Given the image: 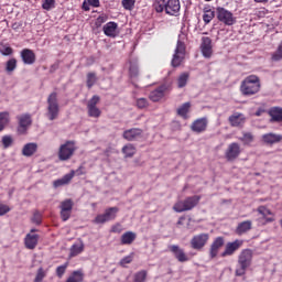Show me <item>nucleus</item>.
Wrapping results in <instances>:
<instances>
[{"label": "nucleus", "mask_w": 282, "mask_h": 282, "mask_svg": "<svg viewBox=\"0 0 282 282\" xmlns=\"http://www.w3.org/2000/svg\"><path fill=\"white\" fill-rule=\"evenodd\" d=\"M261 91V78L257 75L247 76L240 84V94L242 96H256Z\"/></svg>", "instance_id": "nucleus-1"}, {"label": "nucleus", "mask_w": 282, "mask_h": 282, "mask_svg": "<svg viewBox=\"0 0 282 282\" xmlns=\"http://www.w3.org/2000/svg\"><path fill=\"white\" fill-rule=\"evenodd\" d=\"M182 6L180 0H154L153 9L155 12H166L170 17H177Z\"/></svg>", "instance_id": "nucleus-2"}, {"label": "nucleus", "mask_w": 282, "mask_h": 282, "mask_svg": "<svg viewBox=\"0 0 282 282\" xmlns=\"http://www.w3.org/2000/svg\"><path fill=\"white\" fill-rule=\"evenodd\" d=\"M254 252L252 249H243L238 256L237 268L235 271L236 276H243L248 271V268L252 265V259Z\"/></svg>", "instance_id": "nucleus-3"}, {"label": "nucleus", "mask_w": 282, "mask_h": 282, "mask_svg": "<svg viewBox=\"0 0 282 282\" xmlns=\"http://www.w3.org/2000/svg\"><path fill=\"white\" fill-rule=\"evenodd\" d=\"M200 200L202 196L199 195L188 196L184 200L176 202L173 206V210L175 213H186L188 210H193V208H195Z\"/></svg>", "instance_id": "nucleus-4"}, {"label": "nucleus", "mask_w": 282, "mask_h": 282, "mask_svg": "<svg viewBox=\"0 0 282 282\" xmlns=\"http://www.w3.org/2000/svg\"><path fill=\"white\" fill-rule=\"evenodd\" d=\"M78 151V147H76V141L67 140L65 143L59 145L57 155L61 162H67V160H72L74 158V153Z\"/></svg>", "instance_id": "nucleus-5"}, {"label": "nucleus", "mask_w": 282, "mask_h": 282, "mask_svg": "<svg viewBox=\"0 0 282 282\" xmlns=\"http://www.w3.org/2000/svg\"><path fill=\"white\" fill-rule=\"evenodd\" d=\"M171 89H173V82H165L150 93L149 99L152 102H160V100H162V98H164V96H166Z\"/></svg>", "instance_id": "nucleus-6"}, {"label": "nucleus", "mask_w": 282, "mask_h": 282, "mask_svg": "<svg viewBox=\"0 0 282 282\" xmlns=\"http://www.w3.org/2000/svg\"><path fill=\"white\" fill-rule=\"evenodd\" d=\"M61 109L58 108V94L51 93L47 97V118L48 120H56Z\"/></svg>", "instance_id": "nucleus-7"}, {"label": "nucleus", "mask_w": 282, "mask_h": 282, "mask_svg": "<svg viewBox=\"0 0 282 282\" xmlns=\"http://www.w3.org/2000/svg\"><path fill=\"white\" fill-rule=\"evenodd\" d=\"M208 241H210V234L202 232L198 235H194L189 241V246L192 250H197L202 252L206 246H208Z\"/></svg>", "instance_id": "nucleus-8"}, {"label": "nucleus", "mask_w": 282, "mask_h": 282, "mask_svg": "<svg viewBox=\"0 0 282 282\" xmlns=\"http://www.w3.org/2000/svg\"><path fill=\"white\" fill-rule=\"evenodd\" d=\"M58 208L62 221H69L72 210H74V200L72 198H66L59 203Z\"/></svg>", "instance_id": "nucleus-9"}, {"label": "nucleus", "mask_w": 282, "mask_h": 282, "mask_svg": "<svg viewBox=\"0 0 282 282\" xmlns=\"http://www.w3.org/2000/svg\"><path fill=\"white\" fill-rule=\"evenodd\" d=\"M216 14L218 21H220V23H224L225 25H235V23H237V19L232 14V12L224 7H218L216 9Z\"/></svg>", "instance_id": "nucleus-10"}, {"label": "nucleus", "mask_w": 282, "mask_h": 282, "mask_svg": "<svg viewBox=\"0 0 282 282\" xmlns=\"http://www.w3.org/2000/svg\"><path fill=\"white\" fill-rule=\"evenodd\" d=\"M119 210L120 209L118 207L107 208L104 214H99L96 216V218L94 219V224H107V221H113V219L118 217Z\"/></svg>", "instance_id": "nucleus-11"}, {"label": "nucleus", "mask_w": 282, "mask_h": 282, "mask_svg": "<svg viewBox=\"0 0 282 282\" xmlns=\"http://www.w3.org/2000/svg\"><path fill=\"white\" fill-rule=\"evenodd\" d=\"M100 104V96L94 95L87 102V111L89 118H100L102 111L98 108Z\"/></svg>", "instance_id": "nucleus-12"}, {"label": "nucleus", "mask_w": 282, "mask_h": 282, "mask_svg": "<svg viewBox=\"0 0 282 282\" xmlns=\"http://www.w3.org/2000/svg\"><path fill=\"white\" fill-rule=\"evenodd\" d=\"M224 246H226V238H224V236L216 237L209 246V259H217L219 250H221Z\"/></svg>", "instance_id": "nucleus-13"}, {"label": "nucleus", "mask_w": 282, "mask_h": 282, "mask_svg": "<svg viewBox=\"0 0 282 282\" xmlns=\"http://www.w3.org/2000/svg\"><path fill=\"white\" fill-rule=\"evenodd\" d=\"M18 119V133L20 135H25L28 133V129L32 127V116L30 113H24L17 117Z\"/></svg>", "instance_id": "nucleus-14"}, {"label": "nucleus", "mask_w": 282, "mask_h": 282, "mask_svg": "<svg viewBox=\"0 0 282 282\" xmlns=\"http://www.w3.org/2000/svg\"><path fill=\"white\" fill-rule=\"evenodd\" d=\"M199 50L204 58H213V40L208 36H203L200 40Z\"/></svg>", "instance_id": "nucleus-15"}, {"label": "nucleus", "mask_w": 282, "mask_h": 282, "mask_svg": "<svg viewBox=\"0 0 282 282\" xmlns=\"http://www.w3.org/2000/svg\"><path fill=\"white\" fill-rule=\"evenodd\" d=\"M241 155V145L237 142H232L228 145L226 152H225V158L227 162H235L237 158Z\"/></svg>", "instance_id": "nucleus-16"}, {"label": "nucleus", "mask_w": 282, "mask_h": 282, "mask_svg": "<svg viewBox=\"0 0 282 282\" xmlns=\"http://www.w3.org/2000/svg\"><path fill=\"white\" fill-rule=\"evenodd\" d=\"M243 246V240L236 239L232 242H227L224 252L220 257H232Z\"/></svg>", "instance_id": "nucleus-17"}, {"label": "nucleus", "mask_w": 282, "mask_h": 282, "mask_svg": "<svg viewBox=\"0 0 282 282\" xmlns=\"http://www.w3.org/2000/svg\"><path fill=\"white\" fill-rule=\"evenodd\" d=\"M208 129V118L202 117L194 120L191 124V131L194 133H204Z\"/></svg>", "instance_id": "nucleus-18"}, {"label": "nucleus", "mask_w": 282, "mask_h": 282, "mask_svg": "<svg viewBox=\"0 0 282 282\" xmlns=\"http://www.w3.org/2000/svg\"><path fill=\"white\" fill-rule=\"evenodd\" d=\"M169 250H170V252H172L174 254L175 259L180 263H186V261L189 260L188 254H186L184 249L180 248V246H177V245L169 246Z\"/></svg>", "instance_id": "nucleus-19"}, {"label": "nucleus", "mask_w": 282, "mask_h": 282, "mask_svg": "<svg viewBox=\"0 0 282 282\" xmlns=\"http://www.w3.org/2000/svg\"><path fill=\"white\" fill-rule=\"evenodd\" d=\"M20 57L24 65H34L36 63V53H34L31 48H23L20 52Z\"/></svg>", "instance_id": "nucleus-20"}, {"label": "nucleus", "mask_w": 282, "mask_h": 282, "mask_svg": "<svg viewBox=\"0 0 282 282\" xmlns=\"http://www.w3.org/2000/svg\"><path fill=\"white\" fill-rule=\"evenodd\" d=\"M143 130L140 128H131L126 131H123V139L128 142H133L138 140V138H142Z\"/></svg>", "instance_id": "nucleus-21"}, {"label": "nucleus", "mask_w": 282, "mask_h": 282, "mask_svg": "<svg viewBox=\"0 0 282 282\" xmlns=\"http://www.w3.org/2000/svg\"><path fill=\"white\" fill-rule=\"evenodd\" d=\"M228 122L230 127H243L246 123V116H243L241 112H234L231 116H229Z\"/></svg>", "instance_id": "nucleus-22"}, {"label": "nucleus", "mask_w": 282, "mask_h": 282, "mask_svg": "<svg viewBox=\"0 0 282 282\" xmlns=\"http://www.w3.org/2000/svg\"><path fill=\"white\" fill-rule=\"evenodd\" d=\"M40 236L37 234H28L24 238V246L28 250H34L39 246Z\"/></svg>", "instance_id": "nucleus-23"}, {"label": "nucleus", "mask_w": 282, "mask_h": 282, "mask_svg": "<svg viewBox=\"0 0 282 282\" xmlns=\"http://www.w3.org/2000/svg\"><path fill=\"white\" fill-rule=\"evenodd\" d=\"M104 34L110 39H116L118 36V23L108 22L104 25Z\"/></svg>", "instance_id": "nucleus-24"}, {"label": "nucleus", "mask_w": 282, "mask_h": 282, "mask_svg": "<svg viewBox=\"0 0 282 282\" xmlns=\"http://www.w3.org/2000/svg\"><path fill=\"white\" fill-rule=\"evenodd\" d=\"M74 175H76V172L73 170L70 173L65 174L62 178L55 180L53 182V186L55 188H61V186H67L72 180H74Z\"/></svg>", "instance_id": "nucleus-25"}, {"label": "nucleus", "mask_w": 282, "mask_h": 282, "mask_svg": "<svg viewBox=\"0 0 282 282\" xmlns=\"http://www.w3.org/2000/svg\"><path fill=\"white\" fill-rule=\"evenodd\" d=\"M262 141L264 144H279V142H282V134H276L273 132L265 133L262 135Z\"/></svg>", "instance_id": "nucleus-26"}, {"label": "nucleus", "mask_w": 282, "mask_h": 282, "mask_svg": "<svg viewBox=\"0 0 282 282\" xmlns=\"http://www.w3.org/2000/svg\"><path fill=\"white\" fill-rule=\"evenodd\" d=\"M36 151H39V144L30 142L22 148V155H24V158H32Z\"/></svg>", "instance_id": "nucleus-27"}, {"label": "nucleus", "mask_w": 282, "mask_h": 282, "mask_svg": "<svg viewBox=\"0 0 282 282\" xmlns=\"http://www.w3.org/2000/svg\"><path fill=\"white\" fill-rule=\"evenodd\" d=\"M252 230V220H245L238 224L236 227V235H246V232H250Z\"/></svg>", "instance_id": "nucleus-28"}, {"label": "nucleus", "mask_w": 282, "mask_h": 282, "mask_svg": "<svg viewBox=\"0 0 282 282\" xmlns=\"http://www.w3.org/2000/svg\"><path fill=\"white\" fill-rule=\"evenodd\" d=\"M271 122H282V107L275 106L269 109Z\"/></svg>", "instance_id": "nucleus-29"}, {"label": "nucleus", "mask_w": 282, "mask_h": 282, "mask_svg": "<svg viewBox=\"0 0 282 282\" xmlns=\"http://www.w3.org/2000/svg\"><path fill=\"white\" fill-rule=\"evenodd\" d=\"M138 238V235L133 231H126L123 235H121L120 241L121 246H131L133 241Z\"/></svg>", "instance_id": "nucleus-30"}, {"label": "nucleus", "mask_w": 282, "mask_h": 282, "mask_svg": "<svg viewBox=\"0 0 282 282\" xmlns=\"http://www.w3.org/2000/svg\"><path fill=\"white\" fill-rule=\"evenodd\" d=\"M176 113L180 116V118H183V120H188V113H191V102H184L177 108Z\"/></svg>", "instance_id": "nucleus-31"}, {"label": "nucleus", "mask_w": 282, "mask_h": 282, "mask_svg": "<svg viewBox=\"0 0 282 282\" xmlns=\"http://www.w3.org/2000/svg\"><path fill=\"white\" fill-rule=\"evenodd\" d=\"M83 252H85V243H74L69 249V258L78 257V254H83Z\"/></svg>", "instance_id": "nucleus-32"}, {"label": "nucleus", "mask_w": 282, "mask_h": 282, "mask_svg": "<svg viewBox=\"0 0 282 282\" xmlns=\"http://www.w3.org/2000/svg\"><path fill=\"white\" fill-rule=\"evenodd\" d=\"M257 210H258L259 215L262 216L265 224H272V221H274V217H268L269 215H272V210L268 209V207L259 206Z\"/></svg>", "instance_id": "nucleus-33"}, {"label": "nucleus", "mask_w": 282, "mask_h": 282, "mask_svg": "<svg viewBox=\"0 0 282 282\" xmlns=\"http://www.w3.org/2000/svg\"><path fill=\"white\" fill-rule=\"evenodd\" d=\"M121 152L123 153L124 158H133L135 153H138V149L133 143H127L122 147Z\"/></svg>", "instance_id": "nucleus-34"}, {"label": "nucleus", "mask_w": 282, "mask_h": 282, "mask_svg": "<svg viewBox=\"0 0 282 282\" xmlns=\"http://www.w3.org/2000/svg\"><path fill=\"white\" fill-rule=\"evenodd\" d=\"M85 281V273L83 271L77 270L73 271L65 282H83Z\"/></svg>", "instance_id": "nucleus-35"}, {"label": "nucleus", "mask_w": 282, "mask_h": 282, "mask_svg": "<svg viewBox=\"0 0 282 282\" xmlns=\"http://www.w3.org/2000/svg\"><path fill=\"white\" fill-rule=\"evenodd\" d=\"M215 19V10L210 9L209 7H206L203 9V21L205 25H208L210 21Z\"/></svg>", "instance_id": "nucleus-36"}, {"label": "nucleus", "mask_w": 282, "mask_h": 282, "mask_svg": "<svg viewBox=\"0 0 282 282\" xmlns=\"http://www.w3.org/2000/svg\"><path fill=\"white\" fill-rule=\"evenodd\" d=\"M239 140L245 147H250L254 142V134L252 132H242V137Z\"/></svg>", "instance_id": "nucleus-37"}, {"label": "nucleus", "mask_w": 282, "mask_h": 282, "mask_svg": "<svg viewBox=\"0 0 282 282\" xmlns=\"http://www.w3.org/2000/svg\"><path fill=\"white\" fill-rule=\"evenodd\" d=\"M8 124H10V112H0V132L3 131Z\"/></svg>", "instance_id": "nucleus-38"}, {"label": "nucleus", "mask_w": 282, "mask_h": 282, "mask_svg": "<svg viewBox=\"0 0 282 282\" xmlns=\"http://www.w3.org/2000/svg\"><path fill=\"white\" fill-rule=\"evenodd\" d=\"M188 78H191V74L188 73H182L177 78V87L178 89H183V87H186L188 85Z\"/></svg>", "instance_id": "nucleus-39"}, {"label": "nucleus", "mask_w": 282, "mask_h": 282, "mask_svg": "<svg viewBox=\"0 0 282 282\" xmlns=\"http://www.w3.org/2000/svg\"><path fill=\"white\" fill-rule=\"evenodd\" d=\"M0 54H2V56H12V54H14V50L9 44L1 42Z\"/></svg>", "instance_id": "nucleus-40"}, {"label": "nucleus", "mask_w": 282, "mask_h": 282, "mask_svg": "<svg viewBox=\"0 0 282 282\" xmlns=\"http://www.w3.org/2000/svg\"><path fill=\"white\" fill-rule=\"evenodd\" d=\"M14 69H17V58L12 57L7 61L4 72H7L8 74H12Z\"/></svg>", "instance_id": "nucleus-41"}, {"label": "nucleus", "mask_w": 282, "mask_h": 282, "mask_svg": "<svg viewBox=\"0 0 282 282\" xmlns=\"http://www.w3.org/2000/svg\"><path fill=\"white\" fill-rule=\"evenodd\" d=\"M174 54L186 56V44L182 40L177 41Z\"/></svg>", "instance_id": "nucleus-42"}, {"label": "nucleus", "mask_w": 282, "mask_h": 282, "mask_svg": "<svg viewBox=\"0 0 282 282\" xmlns=\"http://www.w3.org/2000/svg\"><path fill=\"white\" fill-rule=\"evenodd\" d=\"M31 221L36 226H41V224H43V214L39 212V209L34 210Z\"/></svg>", "instance_id": "nucleus-43"}, {"label": "nucleus", "mask_w": 282, "mask_h": 282, "mask_svg": "<svg viewBox=\"0 0 282 282\" xmlns=\"http://www.w3.org/2000/svg\"><path fill=\"white\" fill-rule=\"evenodd\" d=\"M67 268H69V262H65L64 264L59 265L55 270V274L58 279H63L65 272H67Z\"/></svg>", "instance_id": "nucleus-44"}, {"label": "nucleus", "mask_w": 282, "mask_h": 282, "mask_svg": "<svg viewBox=\"0 0 282 282\" xmlns=\"http://www.w3.org/2000/svg\"><path fill=\"white\" fill-rule=\"evenodd\" d=\"M1 143L3 149H10L12 144H14V139L10 134H6L1 139Z\"/></svg>", "instance_id": "nucleus-45"}, {"label": "nucleus", "mask_w": 282, "mask_h": 282, "mask_svg": "<svg viewBox=\"0 0 282 282\" xmlns=\"http://www.w3.org/2000/svg\"><path fill=\"white\" fill-rule=\"evenodd\" d=\"M97 80H98V77H96V73H88L87 80H86V85H87L88 89H91V87H94V85H96Z\"/></svg>", "instance_id": "nucleus-46"}, {"label": "nucleus", "mask_w": 282, "mask_h": 282, "mask_svg": "<svg viewBox=\"0 0 282 282\" xmlns=\"http://www.w3.org/2000/svg\"><path fill=\"white\" fill-rule=\"evenodd\" d=\"M271 61H273L275 63L279 62V61H282V41L279 44L276 51L272 54Z\"/></svg>", "instance_id": "nucleus-47"}, {"label": "nucleus", "mask_w": 282, "mask_h": 282, "mask_svg": "<svg viewBox=\"0 0 282 282\" xmlns=\"http://www.w3.org/2000/svg\"><path fill=\"white\" fill-rule=\"evenodd\" d=\"M184 61V55H177L174 53L173 58H172V67H180L182 65V62Z\"/></svg>", "instance_id": "nucleus-48"}, {"label": "nucleus", "mask_w": 282, "mask_h": 282, "mask_svg": "<svg viewBox=\"0 0 282 282\" xmlns=\"http://www.w3.org/2000/svg\"><path fill=\"white\" fill-rule=\"evenodd\" d=\"M147 271L141 270L134 274V282H145L147 281Z\"/></svg>", "instance_id": "nucleus-49"}, {"label": "nucleus", "mask_w": 282, "mask_h": 282, "mask_svg": "<svg viewBox=\"0 0 282 282\" xmlns=\"http://www.w3.org/2000/svg\"><path fill=\"white\" fill-rule=\"evenodd\" d=\"M45 276H47V273L45 272V270H43V268H40L36 272V275L33 282H43V279H45Z\"/></svg>", "instance_id": "nucleus-50"}, {"label": "nucleus", "mask_w": 282, "mask_h": 282, "mask_svg": "<svg viewBox=\"0 0 282 282\" xmlns=\"http://www.w3.org/2000/svg\"><path fill=\"white\" fill-rule=\"evenodd\" d=\"M138 109H147L149 107V100L147 98L137 99Z\"/></svg>", "instance_id": "nucleus-51"}, {"label": "nucleus", "mask_w": 282, "mask_h": 282, "mask_svg": "<svg viewBox=\"0 0 282 282\" xmlns=\"http://www.w3.org/2000/svg\"><path fill=\"white\" fill-rule=\"evenodd\" d=\"M122 6L124 10H133L135 7V0H122Z\"/></svg>", "instance_id": "nucleus-52"}, {"label": "nucleus", "mask_w": 282, "mask_h": 282, "mask_svg": "<svg viewBox=\"0 0 282 282\" xmlns=\"http://www.w3.org/2000/svg\"><path fill=\"white\" fill-rule=\"evenodd\" d=\"M54 3H56V0H43L42 8L43 10H52Z\"/></svg>", "instance_id": "nucleus-53"}, {"label": "nucleus", "mask_w": 282, "mask_h": 282, "mask_svg": "<svg viewBox=\"0 0 282 282\" xmlns=\"http://www.w3.org/2000/svg\"><path fill=\"white\" fill-rule=\"evenodd\" d=\"M10 210H12L10 208V206L0 203V217H3V215H8V213H10Z\"/></svg>", "instance_id": "nucleus-54"}, {"label": "nucleus", "mask_w": 282, "mask_h": 282, "mask_svg": "<svg viewBox=\"0 0 282 282\" xmlns=\"http://www.w3.org/2000/svg\"><path fill=\"white\" fill-rule=\"evenodd\" d=\"M102 23H107V15H99L95 21L96 28H100Z\"/></svg>", "instance_id": "nucleus-55"}, {"label": "nucleus", "mask_w": 282, "mask_h": 282, "mask_svg": "<svg viewBox=\"0 0 282 282\" xmlns=\"http://www.w3.org/2000/svg\"><path fill=\"white\" fill-rule=\"evenodd\" d=\"M131 261H133V257L127 256V257H124L123 259L120 260V265L122 268H124V265L131 263Z\"/></svg>", "instance_id": "nucleus-56"}, {"label": "nucleus", "mask_w": 282, "mask_h": 282, "mask_svg": "<svg viewBox=\"0 0 282 282\" xmlns=\"http://www.w3.org/2000/svg\"><path fill=\"white\" fill-rule=\"evenodd\" d=\"M129 72L132 78H135V76H138L139 74L138 67L135 65H131Z\"/></svg>", "instance_id": "nucleus-57"}, {"label": "nucleus", "mask_w": 282, "mask_h": 282, "mask_svg": "<svg viewBox=\"0 0 282 282\" xmlns=\"http://www.w3.org/2000/svg\"><path fill=\"white\" fill-rule=\"evenodd\" d=\"M88 6H91L93 8H100V0H87Z\"/></svg>", "instance_id": "nucleus-58"}, {"label": "nucleus", "mask_w": 282, "mask_h": 282, "mask_svg": "<svg viewBox=\"0 0 282 282\" xmlns=\"http://www.w3.org/2000/svg\"><path fill=\"white\" fill-rule=\"evenodd\" d=\"M111 232H118V234L122 232V226L120 224L112 226Z\"/></svg>", "instance_id": "nucleus-59"}, {"label": "nucleus", "mask_w": 282, "mask_h": 282, "mask_svg": "<svg viewBox=\"0 0 282 282\" xmlns=\"http://www.w3.org/2000/svg\"><path fill=\"white\" fill-rule=\"evenodd\" d=\"M89 6H90L89 2L87 3V2L84 1V2H83V10H84L85 12H89V10H90V9H89Z\"/></svg>", "instance_id": "nucleus-60"}, {"label": "nucleus", "mask_w": 282, "mask_h": 282, "mask_svg": "<svg viewBox=\"0 0 282 282\" xmlns=\"http://www.w3.org/2000/svg\"><path fill=\"white\" fill-rule=\"evenodd\" d=\"M256 3H268V0H253Z\"/></svg>", "instance_id": "nucleus-61"}, {"label": "nucleus", "mask_w": 282, "mask_h": 282, "mask_svg": "<svg viewBox=\"0 0 282 282\" xmlns=\"http://www.w3.org/2000/svg\"><path fill=\"white\" fill-rule=\"evenodd\" d=\"M31 232H39V229H31Z\"/></svg>", "instance_id": "nucleus-62"}, {"label": "nucleus", "mask_w": 282, "mask_h": 282, "mask_svg": "<svg viewBox=\"0 0 282 282\" xmlns=\"http://www.w3.org/2000/svg\"><path fill=\"white\" fill-rule=\"evenodd\" d=\"M177 224H178V225H182V220H178Z\"/></svg>", "instance_id": "nucleus-63"}, {"label": "nucleus", "mask_w": 282, "mask_h": 282, "mask_svg": "<svg viewBox=\"0 0 282 282\" xmlns=\"http://www.w3.org/2000/svg\"><path fill=\"white\" fill-rule=\"evenodd\" d=\"M205 1H213V0H205Z\"/></svg>", "instance_id": "nucleus-64"}]
</instances>
